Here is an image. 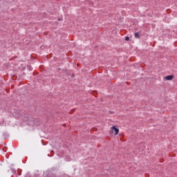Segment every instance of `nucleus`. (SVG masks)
Instances as JSON below:
<instances>
[{
    "instance_id": "obj_4",
    "label": "nucleus",
    "mask_w": 177,
    "mask_h": 177,
    "mask_svg": "<svg viewBox=\"0 0 177 177\" xmlns=\"http://www.w3.org/2000/svg\"><path fill=\"white\" fill-rule=\"evenodd\" d=\"M125 40L129 41V37H126Z\"/></svg>"
},
{
    "instance_id": "obj_2",
    "label": "nucleus",
    "mask_w": 177,
    "mask_h": 177,
    "mask_svg": "<svg viewBox=\"0 0 177 177\" xmlns=\"http://www.w3.org/2000/svg\"><path fill=\"white\" fill-rule=\"evenodd\" d=\"M164 80L165 81H172V80H174V75H168L164 77Z\"/></svg>"
},
{
    "instance_id": "obj_1",
    "label": "nucleus",
    "mask_w": 177,
    "mask_h": 177,
    "mask_svg": "<svg viewBox=\"0 0 177 177\" xmlns=\"http://www.w3.org/2000/svg\"><path fill=\"white\" fill-rule=\"evenodd\" d=\"M120 133V129L115 127V126H113L111 127L109 131L110 136H117Z\"/></svg>"
},
{
    "instance_id": "obj_3",
    "label": "nucleus",
    "mask_w": 177,
    "mask_h": 177,
    "mask_svg": "<svg viewBox=\"0 0 177 177\" xmlns=\"http://www.w3.org/2000/svg\"><path fill=\"white\" fill-rule=\"evenodd\" d=\"M134 37H135L136 38H140V37H139V32H136V33L134 34Z\"/></svg>"
}]
</instances>
